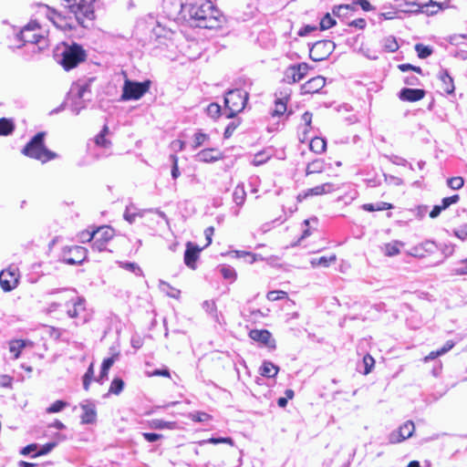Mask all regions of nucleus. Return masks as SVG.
Segmentation results:
<instances>
[{
  "instance_id": "nucleus-1",
  "label": "nucleus",
  "mask_w": 467,
  "mask_h": 467,
  "mask_svg": "<svg viewBox=\"0 0 467 467\" xmlns=\"http://www.w3.org/2000/svg\"><path fill=\"white\" fill-rule=\"evenodd\" d=\"M180 8L182 16L192 26L217 29L225 22L223 15L209 0H190L181 4Z\"/></svg>"
},
{
  "instance_id": "nucleus-2",
  "label": "nucleus",
  "mask_w": 467,
  "mask_h": 467,
  "mask_svg": "<svg viewBox=\"0 0 467 467\" xmlns=\"http://www.w3.org/2000/svg\"><path fill=\"white\" fill-rule=\"evenodd\" d=\"M16 38L21 42L17 46L18 48L26 44H31L33 52H40L49 46L47 38L40 33V26L36 21H30L16 34Z\"/></svg>"
},
{
  "instance_id": "nucleus-3",
  "label": "nucleus",
  "mask_w": 467,
  "mask_h": 467,
  "mask_svg": "<svg viewBox=\"0 0 467 467\" xmlns=\"http://www.w3.org/2000/svg\"><path fill=\"white\" fill-rule=\"evenodd\" d=\"M46 132L36 133L23 148L21 152L31 159L37 160L46 163L51 160L57 159V154L48 150L45 145Z\"/></svg>"
},
{
  "instance_id": "nucleus-4",
  "label": "nucleus",
  "mask_w": 467,
  "mask_h": 467,
  "mask_svg": "<svg viewBox=\"0 0 467 467\" xmlns=\"http://www.w3.org/2000/svg\"><path fill=\"white\" fill-rule=\"evenodd\" d=\"M94 80L90 78L87 80H78L74 83L68 92V98L71 100V110L79 114L80 110L86 108V102L91 99L90 85Z\"/></svg>"
},
{
  "instance_id": "nucleus-5",
  "label": "nucleus",
  "mask_w": 467,
  "mask_h": 467,
  "mask_svg": "<svg viewBox=\"0 0 467 467\" xmlns=\"http://www.w3.org/2000/svg\"><path fill=\"white\" fill-rule=\"evenodd\" d=\"M55 57L64 69L70 70L83 62L87 55L80 45L73 43L71 45L65 44L60 53L57 52Z\"/></svg>"
},
{
  "instance_id": "nucleus-6",
  "label": "nucleus",
  "mask_w": 467,
  "mask_h": 467,
  "mask_svg": "<svg viewBox=\"0 0 467 467\" xmlns=\"http://www.w3.org/2000/svg\"><path fill=\"white\" fill-rule=\"evenodd\" d=\"M248 100V93L242 89L229 90L224 97V104L227 109V118H234L242 111Z\"/></svg>"
},
{
  "instance_id": "nucleus-7",
  "label": "nucleus",
  "mask_w": 467,
  "mask_h": 467,
  "mask_svg": "<svg viewBox=\"0 0 467 467\" xmlns=\"http://www.w3.org/2000/svg\"><path fill=\"white\" fill-rule=\"evenodd\" d=\"M150 84L151 82L150 80L138 82L128 78L125 79L120 100L128 101L140 99L149 91Z\"/></svg>"
},
{
  "instance_id": "nucleus-8",
  "label": "nucleus",
  "mask_w": 467,
  "mask_h": 467,
  "mask_svg": "<svg viewBox=\"0 0 467 467\" xmlns=\"http://www.w3.org/2000/svg\"><path fill=\"white\" fill-rule=\"evenodd\" d=\"M94 3L95 0H72L68 7L78 23L83 25L85 19H94Z\"/></svg>"
},
{
  "instance_id": "nucleus-9",
  "label": "nucleus",
  "mask_w": 467,
  "mask_h": 467,
  "mask_svg": "<svg viewBox=\"0 0 467 467\" xmlns=\"http://www.w3.org/2000/svg\"><path fill=\"white\" fill-rule=\"evenodd\" d=\"M205 243L199 244L193 242L186 243V250L184 252V264L191 269L196 268V261L200 256V253L212 243V235H205Z\"/></svg>"
},
{
  "instance_id": "nucleus-10",
  "label": "nucleus",
  "mask_w": 467,
  "mask_h": 467,
  "mask_svg": "<svg viewBox=\"0 0 467 467\" xmlns=\"http://www.w3.org/2000/svg\"><path fill=\"white\" fill-rule=\"evenodd\" d=\"M335 47L336 45L331 40L317 41L309 50V57L313 61H323L332 54Z\"/></svg>"
},
{
  "instance_id": "nucleus-11",
  "label": "nucleus",
  "mask_w": 467,
  "mask_h": 467,
  "mask_svg": "<svg viewBox=\"0 0 467 467\" xmlns=\"http://www.w3.org/2000/svg\"><path fill=\"white\" fill-rule=\"evenodd\" d=\"M146 213H155L166 221L165 214L162 212L153 209L142 210L138 208L133 202H130L126 206L123 213V219L131 224L136 222L137 218H142Z\"/></svg>"
},
{
  "instance_id": "nucleus-12",
  "label": "nucleus",
  "mask_w": 467,
  "mask_h": 467,
  "mask_svg": "<svg viewBox=\"0 0 467 467\" xmlns=\"http://www.w3.org/2000/svg\"><path fill=\"white\" fill-rule=\"evenodd\" d=\"M86 255L87 251L82 246L74 245L67 247L62 253L61 262L70 265H78L84 262Z\"/></svg>"
},
{
  "instance_id": "nucleus-13",
  "label": "nucleus",
  "mask_w": 467,
  "mask_h": 467,
  "mask_svg": "<svg viewBox=\"0 0 467 467\" xmlns=\"http://www.w3.org/2000/svg\"><path fill=\"white\" fill-rule=\"evenodd\" d=\"M310 67L303 62L289 66L284 72L283 80L288 84H294L303 79L307 74Z\"/></svg>"
},
{
  "instance_id": "nucleus-14",
  "label": "nucleus",
  "mask_w": 467,
  "mask_h": 467,
  "mask_svg": "<svg viewBox=\"0 0 467 467\" xmlns=\"http://www.w3.org/2000/svg\"><path fill=\"white\" fill-rule=\"evenodd\" d=\"M18 269L16 266H9L0 272V285L5 292L12 291L18 285Z\"/></svg>"
},
{
  "instance_id": "nucleus-15",
  "label": "nucleus",
  "mask_w": 467,
  "mask_h": 467,
  "mask_svg": "<svg viewBox=\"0 0 467 467\" xmlns=\"http://www.w3.org/2000/svg\"><path fill=\"white\" fill-rule=\"evenodd\" d=\"M414 431V423L411 420H407L397 431H392L389 435V441L392 444L400 443L411 437Z\"/></svg>"
},
{
  "instance_id": "nucleus-16",
  "label": "nucleus",
  "mask_w": 467,
  "mask_h": 467,
  "mask_svg": "<svg viewBox=\"0 0 467 467\" xmlns=\"http://www.w3.org/2000/svg\"><path fill=\"white\" fill-rule=\"evenodd\" d=\"M337 188L335 186V184L331 182H326L321 185H317L316 187H313L311 189L306 190L303 193H299L297 195L298 202H302L304 199L309 197V196H317V195H323L330 193L334 191H336Z\"/></svg>"
},
{
  "instance_id": "nucleus-17",
  "label": "nucleus",
  "mask_w": 467,
  "mask_h": 467,
  "mask_svg": "<svg viewBox=\"0 0 467 467\" xmlns=\"http://www.w3.org/2000/svg\"><path fill=\"white\" fill-rule=\"evenodd\" d=\"M430 5H435L433 0H405L403 11L407 13L428 12Z\"/></svg>"
},
{
  "instance_id": "nucleus-18",
  "label": "nucleus",
  "mask_w": 467,
  "mask_h": 467,
  "mask_svg": "<svg viewBox=\"0 0 467 467\" xmlns=\"http://www.w3.org/2000/svg\"><path fill=\"white\" fill-rule=\"evenodd\" d=\"M326 85V78L322 76L312 78L301 86L303 94H314L319 92Z\"/></svg>"
},
{
  "instance_id": "nucleus-19",
  "label": "nucleus",
  "mask_w": 467,
  "mask_h": 467,
  "mask_svg": "<svg viewBox=\"0 0 467 467\" xmlns=\"http://www.w3.org/2000/svg\"><path fill=\"white\" fill-rule=\"evenodd\" d=\"M249 337L257 342H261L266 347L275 348V341L272 340L271 333L266 329H253L249 332Z\"/></svg>"
},
{
  "instance_id": "nucleus-20",
  "label": "nucleus",
  "mask_w": 467,
  "mask_h": 467,
  "mask_svg": "<svg viewBox=\"0 0 467 467\" xmlns=\"http://www.w3.org/2000/svg\"><path fill=\"white\" fill-rule=\"evenodd\" d=\"M425 96V90L420 88H404L399 93V98L403 101L415 102Z\"/></svg>"
},
{
  "instance_id": "nucleus-21",
  "label": "nucleus",
  "mask_w": 467,
  "mask_h": 467,
  "mask_svg": "<svg viewBox=\"0 0 467 467\" xmlns=\"http://www.w3.org/2000/svg\"><path fill=\"white\" fill-rule=\"evenodd\" d=\"M281 97L276 98L275 101V108L272 111L273 117H280L285 114L287 109V101L290 97V91L285 90V92H280Z\"/></svg>"
},
{
  "instance_id": "nucleus-22",
  "label": "nucleus",
  "mask_w": 467,
  "mask_h": 467,
  "mask_svg": "<svg viewBox=\"0 0 467 467\" xmlns=\"http://www.w3.org/2000/svg\"><path fill=\"white\" fill-rule=\"evenodd\" d=\"M83 413L81 415V423L92 424L97 420V410L95 404L91 402L82 403L80 405Z\"/></svg>"
},
{
  "instance_id": "nucleus-23",
  "label": "nucleus",
  "mask_w": 467,
  "mask_h": 467,
  "mask_svg": "<svg viewBox=\"0 0 467 467\" xmlns=\"http://www.w3.org/2000/svg\"><path fill=\"white\" fill-rule=\"evenodd\" d=\"M196 158L199 161L213 162L223 158V154L216 149H205L198 152Z\"/></svg>"
},
{
  "instance_id": "nucleus-24",
  "label": "nucleus",
  "mask_w": 467,
  "mask_h": 467,
  "mask_svg": "<svg viewBox=\"0 0 467 467\" xmlns=\"http://www.w3.org/2000/svg\"><path fill=\"white\" fill-rule=\"evenodd\" d=\"M440 88H442L445 94L453 95L455 87L453 78L449 75L447 70H444L440 76Z\"/></svg>"
},
{
  "instance_id": "nucleus-25",
  "label": "nucleus",
  "mask_w": 467,
  "mask_h": 467,
  "mask_svg": "<svg viewBox=\"0 0 467 467\" xmlns=\"http://www.w3.org/2000/svg\"><path fill=\"white\" fill-rule=\"evenodd\" d=\"M84 311L85 299L82 297H77V299L73 301L72 306L67 309V315L69 317L74 318L79 317L80 313Z\"/></svg>"
},
{
  "instance_id": "nucleus-26",
  "label": "nucleus",
  "mask_w": 467,
  "mask_h": 467,
  "mask_svg": "<svg viewBox=\"0 0 467 467\" xmlns=\"http://www.w3.org/2000/svg\"><path fill=\"white\" fill-rule=\"evenodd\" d=\"M279 371V368L271 361H264L260 367V374L266 378H275Z\"/></svg>"
},
{
  "instance_id": "nucleus-27",
  "label": "nucleus",
  "mask_w": 467,
  "mask_h": 467,
  "mask_svg": "<svg viewBox=\"0 0 467 467\" xmlns=\"http://www.w3.org/2000/svg\"><path fill=\"white\" fill-rule=\"evenodd\" d=\"M355 11L356 7L353 5H339L334 6L332 9L333 15L337 17L352 16Z\"/></svg>"
},
{
  "instance_id": "nucleus-28",
  "label": "nucleus",
  "mask_w": 467,
  "mask_h": 467,
  "mask_svg": "<svg viewBox=\"0 0 467 467\" xmlns=\"http://www.w3.org/2000/svg\"><path fill=\"white\" fill-rule=\"evenodd\" d=\"M16 125L12 119H0V136H9L15 130Z\"/></svg>"
},
{
  "instance_id": "nucleus-29",
  "label": "nucleus",
  "mask_w": 467,
  "mask_h": 467,
  "mask_svg": "<svg viewBox=\"0 0 467 467\" xmlns=\"http://www.w3.org/2000/svg\"><path fill=\"white\" fill-rule=\"evenodd\" d=\"M392 208L393 205L386 202H377L375 203H365L362 205V209L367 212L385 211Z\"/></svg>"
},
{
  "instance_id": "nucleus-30",
  "label": "nucleus",
  "mask_w": 467,
  "mask_h": 467,
  "mask_svg": "<svg viewBox=\"0 0 467 467\" xmlns=\"http://www.w3.org/2000/svg\"><path fill=\"white\" fill-rule=\"evenodd\" d=\"M325 170V162L321 159H316L309 162L306 169V174L320 173Z\"/></svg>"
},
{
  "instance_id": "nucleus-31",
  "label": "nucleus",
  "mask_w": 467,
  "mask_h": 467,
  "mask_svg": "<svg viewBox=\"0 0 467 467\" xmlns=\"http://www.w3.org/2000/svg\"><path fill=\"white\" fill-rule=\"evenodd\" d=\"M120 268L134 274L136 276H142L143 271L137 263L133 262H118Z\"/></svg>"
},
{
  "instance_id": "nucleus-32",
  "label": "nucleus",
  "mask_w": 467,
  "mask_h": 467,
  "mask_svg": "<svg viewBox=\"0 0 467 467\" xmlns=\"http://www.w3.org/2000/svg\"><path fill=\"white\" fill-rule=\"evenodd\" d=\"M150 426L151 429H155V430H162V429L173 430L176 428L177 423L175 421H166L163 420L155 419L150 421Z\"/></svg>"
},
{
  "instance_id": "nucleus-33",
  "label": "nucleus",
  "mask_w": 467,
  "mask_h": 467,
  "mask_svg": "<svg viewBox=\"0 0 467 467\" xmlns=\"http://www.w3.org/2000/svg\"><path fill=\"white\" fill-rule=\"evenodd\" d=\"M26 342L22 339L12 340L9 342V351L14 355V358H18L21 350L26 347Z\"/></svg>"
},
{
  "instance_id": "nucleus-34",
  "label": "nucleus",
  "mask_w": 467,
  "mask_h": 467,
  "mask_svg": "<svg viewBox=\"0 0 467 467\" xmlns=\"http://www.w3.org/2000/svg\"><path fill=\"white\" fill-rule=\"evenodd\" d=\"M310 150L316 153H322L327 147V141L319 137L311 140L309 144Z\"/></svg>"
},
{
  "instance_id": "nucleus-35",
  "label": "nucleus",
  "mask_w": 467,
  "mask_h": 467,
  "mask_svg": "<svg viewBox=\"0 0 467 467\" xmlns=\"http://www.w3.org/2000/svg\"><path fill=\"white\" fill-rule=\"evenodd\" d=\"M160 289L164 292L168 296L172 298H179L181 291L172 287L170 284L164 281H160Z\"/></svg>"
},
{
  "instance_id": "nucleus-36",
  "label": "nucleus",
  "mask_w": 467,
  "mask_h": 467,
  "mask_svg": "<svg viewBox=\"0 0 467 467\" xmlns=\"http://www.w3.org/2000/svg\"><path fill=\"white\" fill-rule=\"evenodd\" d=\"M246 192L243 184H238L233 193L234 202L237 205H243L245 201Z\"/></svg>"
},
{
  "instance_id": "nucleus-37",
  "label": "nucleus",
  "mask_w": 467,
  "mask_h": 467,
  "mask_svg": "<svg viewBox=\"0 0 467 467\" xmlns=\"http://www.w3.org/2000/svg\"><path fill=\"white\" fill-rule=\"evenodd\" d=\"M336 261V255L330 256H320L317 258H313L311 260V265L315 266H323L327 267L331 263Z\"/></svg>"
},
{
  "instance_id": "nucleus-38",
  "label": "nucleus",
  "mask_w": 467,
  "mask_h": 467,
  "mask_svg": "<svg viewBox=\"0 0 467 467\" xmlns=\"http://www.w3.org/2000/svg\"><path fill=\"white\" fill-rule=\"evenodd\" d=\"M109 133V128L105 125L102 130L96 136L95 142L98 146L108 148L110 145V141L106 139V135Z\"/></svg>"
},
{
  "instance_id": "nucleus-39",
  "label": "nucleus",
  "mask_w": 467,
  "mask_h": 467,
  "mask_svg": "<svg viewBox=\"0 0 467 467\" xmlns=\"http://www.w3.org/2000/svg\"><path fill=\"white\" fill-rule=\"evenodd\" d=\"M383 48L388 52H395L399 49V44L396 38L392 36H387L382 42Z\"/></svg>"
},
{
  "instance_id": "nucleus-40",
  "label": "nucleus",
  "mask_w": 467,
  "mask_h": 467,
  "mask_svg": "<svg viewBox=\"0 0 467 467\" xmlns=\"http://www.w3.org/2000/svg\"><path fill=\"white\" fill-rule=\"evenodd\" d=\"M224 279L234 282L236 279L237 274L234 267L230 265H223L220 270Z\"/></svg>"
},
{
  "instance_id": "nucleus-41",
  "label": "nucleus",
  "mask_w": 467,
  "mask_h": 467,
  "mask_svg": "<svg viewBox=\"0 0 467 467\" xmlns=\"http://www.w3.org/2000/svg\"><path fill=\"white\" fill-rule=\"evenodd\" d=\"M188 418L195 422H204L211 419V415L203 411H193L188 414Z\"/></svg>"
},
{
  "instance_id": "nucleus-42",
  "label": "nucleus",
  "mask_w": 467,
  "mask_h": 467,
  "mask_svg": "<svg viewBox=\"0 0 467 467\" xmlns=\"http://www.w3.org/2000/svg\"><path fill=\"white\" fill-rule=\"evenodd\" d=\"M123 380L119 378H115L110 384L109 392L115 395H119L123 390Z\"/></svg>"
},
{
  "instance_id": "nucleus-43",
  "label": "nucleus",
  "mask_w": 467,
  "mask_h": 467,
  "mask_svg": "<svg viewBox=\"0 0 467 467\" xmlns=\"http://www.w3.org/2000/svg\"><path fill=\"white\" fill-rule=\"evenodd\" d=\"M270 159V154L266 151H260L254 156L252 164L254 166H260L265 163Z\"/></svg>"
},
{
  "instance_id": "nucleus-44",
  "label": "nucleus",
  "mask_w": 467,
  "mask_h": 467,
  "mask_svg": "<svg viewBox=\"0 0 467 467\" xmlns=\"http://www.w3.org/2000/svg\"><path fill=\"white\" fill-rule=\"evenodd\" d=\"M460 200V197L458 194H453L450 197H445L441 200V204H440V213L442 210H446L449 208L451 204L457 203Z\"/></svg>"
},
{
  "instance_id": "nucleus-45",
  "label": "nucleus",
  "mask_w": 467,
  "mask_h": 467,
  "mask_svg": "<svg viewBox=\"0 0 467 467\" xmlns=\"http://www.w3.org/2000/svg\"><path fill=\"white\" fill-rule=\"evenodd\" d=\"M111 239V236L102 235L100 239L96 240L92 244V248L99 252L106 249L108 242Z\"/></svg>"
},
{
  "instance_id": "nucleus-46",
  "label": "nucleus",
  "mask_w": 467,
  "mask_h": 467,
  "mask_svg": "<svg viewBox=\"0 0 467 467\" xmlns=\"http://www.w3.org/2000/svg\"><path fill=\"white\" fill-rule=\"evenodd\" d=\"M415 50L417 51L420 58H426L432 53V49L431 47L422 44H417L415 46Z\"/></svg>"
},
{
  "instance_id": "nucleus-47",
  "label": "nucleus",
  "mask_w": 467,
  "mask_h": 467,
  "mask_svg": "<svg viewBox=\"0 0 467 467\" xmlns=\"http://www.w3.org/2000/svg\"><path fill=\"white\" fill-rule=\"evenodd\" d=\"M464 181L462 177H452L447 180V185L452 190H459L463 186Z\"/></svg>"
},
{
  "instance_id": "nucleus-48",
  "label": "nucleus",
  "mask_w": 467,
  "mask_h": 467,
  "mask_svg": "<svg viewBox=\"0 0 467 467\" xmlns=\"http://www.w3.org/2000/svg\"><path fill=\"white\" fill-rule=\"evenodd\" d=\"M94 377L93 365L91 364L83 377V388L88 390Z\"/></svg>"
},
{
  "instance_id": "nucleus-49",
  "label": "nucleus",
  "mask_w": 467,
  "mask_h": 467,
  "mask_svg": "<svg viewBox=\"0 0 467 467\" xmlns=\"http://www.w3.org/2000/svg\"><path fill=\"white\" fill-rule=\"evenodd\" d=\"M170 160L172 163L171 171V177L173 180H176L181 175V172L179 171V166H178V157L176 156V154H171Z\"/></svg>"
},
{
  "instance_id": "nucleus-50",
  "label": "nucleus",
  "mask_w": 467,
  "mask_h": 467,
  "mask_svg": "<svg viewBox=\"0 0 467 467\" xmlns=\"http://www.w3.org/2000/svg\"><path fill=\"white\" fill-rule=\"evenodd\" d=\"M319 25H320L321 30H326V29L332 27L334 25H336V21L329 14H327L321 19Z\"/></svg>"
},
{
  "instance_id": "nucleus-51",
  "label": "nucleus",
  "mask_w": 467,
  "mask_h": 467,
  "mask_svg": "<svg viewBox=\"0 0 467 467\" xmlns=\"http://www.w3.org/2000/svg\"><path fill=\"white\" fill-rule=\"evenodd\" d=\"M67 406V403L63 400H57L53 404H51L47 409V413H56L61 411L64 408Z\"/></svg>"
},
{
  "instance_id": "nucleus-52",
  "label": "nucleus",
  "mask_w": 467,
  "mask_h": 467,
  "mask_svg": "<svg viewBox=\"0 0 467 467\" xmlns=\"http://www.w3.org/2000/svg\"><path fill=\"white\" fill-rule=\"evenodd\" d=\"M400 243L395 242L393 244H387L385 245V254L388 256H393L400 253Z\"/></svg>"
},
{
  "instance_id": "nucleus-53",
  "label": "nucleus",
  "mask_w": 467,
  "mask_h": 467,
  "mask_svg": "<svg viewBox=\"0 0 467 467\" xmlns=\"http://www.w3.org/2000/svg\"><path fill=\"white\" fill-rule=\"evenodd\" d=\"M287 296L286 292L281 290H273L267 293L266 297L270 301H277L285 298Z\"/></svg>"
},
{
  "instance_id": "nucleus-54",
  "label": "nucleus",
  "mask_w": 467,
  "mask_h": 467,
  "mask_svg": "<svg viewBox=\"0 0 467 467\" xmlns=\"http://www.w3.org/2000/svg\"><path fill=\"white\" fill-rule=\"evenodd\" d=\"M207 114L213 118H218L221 113V107L217 103H211L206 109Z\"/></svg>"
},
{
  "instance_id": "nucleus-55",
  "label": "nucleus",
  "mask_w": 467,
  "mask_h": 467,
  "mask_svg": "<svg viewBox=\"0 0 467 467\" xmlns=\"http://www.w3.org/2000/svg\"><path fill=\"white\" fill-rule=\"evenodd\" d=\"M202 309L207 312L210 315L215 316L216 315V305L215 302L213 300H205L202 305Z\"/></svg>"
},
{
  "instance_id": "nucleus-56",
  "label": "nucleus",
  "mask_w": 467,
  "mask_h": 467,
  "mask_svg": "<svg viewBox=\"0 0 467 467\" xmlns=\"http://www.w3.org/2000/svg\"><path fill=\"white\" fill-rule=\"evenodd\" d=\"M57 446L56 442H48L43 445L39 451H37L33 457L46 455L49 453Z\"/></svg>"
},
{
  "instance_id": "nucleus-57",
  "label": "nucleus",
  "mask_w": 467,
  "mask_h": 467,
  "mask_svg": "<svg viewBox=\"0 0 467 467\" xmlns=\"http://www.w3.org/2000/svg\"><path fill=\"white\" fill-rule=\"evenodd\" d=\"M398 68L402 72H407V71L411 70V71L416 72L419 75H423L422 69L420 67H416L411 64H408V63L400 64V65H398Z\"/></svg>"
},
{
  "instance_id": "nucleus-58",
  "label": "nucleus",
  "mask_w": 467,
  "mask_h": 467,
  "mask_svg": "<svg viewBox=\"0 0 467 467\" xmlns=\"http://www.w3.org/2000/svg\"><path fill=\"white\" fill-rule=\"evenodd\" d=\"M374 363H375V360L370 355H366L363 358V364L365 367V369H364L365 375L368 374L371 371L372 368L374 367Z\"/></svg>"
},
{
  "instance_id": "nucleus-59",
  "label": "nucleus",
  "mask_w": 467,
  "mask_h": 467,
  "mask_svg": "<svg viewBox=\"0 0 467 467\" xmlns=\"http://www.w3.org/2000/svg\"><path fill=\"white\" fill-rule=\"evenodd\" d=\"M208 140V135L202 132H197L194 135V145L193 148L196 149L201 147L205 140Z\"/></svg>"
},
{
  "instance_id": "nucleus-60",
  "label": "nucleus",
  "mask_w": 467,
  "mask_h": 467,
  "mask_svg": "<svg viewBox=\"0 0 467 467\" xmlns=\"http://www.w3.org/2000/svg\"><path fill=\"white\" fill-rule=\"evenodd\" d=\"M389 161L396 165H401L406 166L409 165L410 170H413V166L410 163H408L407 160L403 159L402 157L392 155L389 157Z\"/></svg>"
},
{
  "instance_id": "nucleus-61",
  "label": "nucleus",
  "mask_w": 467,
  "mask_h": 467,
  "mask_svg": "<svg viewBox=\"0 0 467 467\" xmlns=\"http://www.w3.org/2000/svg\"><path fill=\"white\" fill-rule=\"evenodd\" d=\"M108 229H110V227L109 225H100V226L91 225V226H88L86 230H84L81 234H99V232L108 230Z\"/></svg>"
},
{
  "instance_id": "nucleus-62",
  "label": "nucleus",
  "mask_w": 467,
  "mask_h": 467,
  "mask_svg": "<svg viewBox=\"0 0 467 467\" xmlns=\"http://www.w3.org/2000/svg\"><path fill=\"white\" fill-rule=\"evenodd\" d=\"M403 82L408 86H417L420 84V79L415 75H408L404 77Z\"/></svg>"
},
{
  "instance_id": "nucleus-63",
  "label": "nucleus",
  "mask_w": 467,
  "mask_h": 467,
  "mask_svg": "<svg viewBox=\"0 0 467 467\" xmlns=\"http://www.w3.org/2000/svg\"><path fill=\"white\" fill-rule=\"evenodd\" d=\"M384 177H385V182L389 183V184H393V185H396V186L403 184L402 179H400L399 177H396L394 175L384 174Z\"/></svg>"
},
{
  "instance_id": "nucleus-64",
  "label": "nucleus",
  "mask_w": 467,
  "mask_h": 467,
  "mask_svg": "<svg viewBox=\"0 0 467 467\" xmlns=\"http://www.w3.org/2000/svg\"><path fill=\"white\" fill-rule=\"evenodd\" d=\"M142 436L149 442H154L162 438L161 434L153 432H143Z\"/></svg>"
}]
</instances>
